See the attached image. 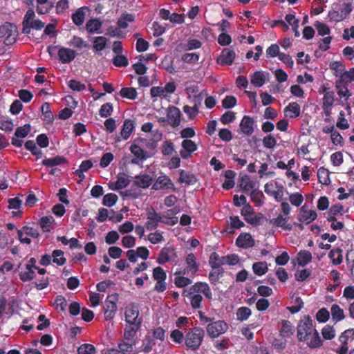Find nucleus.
<instances>
[{
	"mask_svg": "<svg viewBox=\"0 0 354 354\" xmlns=\"http://www.w3.org/2000/svg\"><path fill=\"white\" fill-rule=\"evenodd\" d=\"M95 348L90 344H84L81 345L78 349V354H95Z\"/></svg>",
	"mask_w": 354,
	"mask_h": 354,
	"instance_id": "obj_64",
	"label": "nucleus"
},
{
	"mask_svg": "<svg viewBox=\"0 0 354 354\" xmlns=\"http://www.w3.org/2000/svg\"><path fill=\"white\" fill-rule=\"evenodd\" d=\"M179 173L180 177L178 181L180 183H186L189 185H193L198 181L196 176L191 172L180 169Z\"/></svg>",
	"mask_w": 354,
	"mask_h": 354,
	"instance_id": "obj_26",
	"label": "nucleus"
},
{
	"mask_svg": "<svg viewBox=\"0 0 354 354\" xmlns=\"http://www.w3.org/2000/svg\"><path fill=\"white\" fill-rule=\"evenodd\" d=\"M349 339L351 340L354 339V329L353 328L346 330L339 337V340L342 344H348Z\"/></svg>",
	"mask_w": 354,
	"mask_h": 354,
	"instance_id": "obj_60",
	"label": "nucleus"
},
{
	"mask_svg": "<svg viewBox=\"0 0 354 354\" xmlns=\"http://www.w3.org/2000/svg\"><path fill=\"white\" fill-rule=\"evenodd\" d=\"M182 113L180 109L173 105H170L167 109V123L172 127L176 128L180 124Z\"/></svg>",
	"mask_w": 354,
	"mask_h": 354,
	"instance_id": "obj_10",
	"label": "nucleus"
},
{
	"mask_svg": "<svg viewBox=\"0 0 354 354\" xmlns=\"http://www.w3.org/2000/svg\"><path fill=\"white\" fill-rule=\"evenodd\" d=\"M289 217H283L279 214L277 218H274L270 221V223L272 224L275 227H280L284 230L291 231L292 230V225L288 223Z\"/></svg>",
	"mask_w": 354,
	"mask_h": 354,
	"instance_id": "obj_24",
	"label": "nucleus"
},
{
	"mask_svg": "<svg viewBox=\"0 0 354 354\" xmlns=\"http://www.w3.org/2000/svg\"><path fill=\"white\" fill-rule=\"evenodd\" d=\"M25 148L30 151L33 156H37V159L41 158L43 153L41 149L37 148L34 140H27L25 142Z\"/></svg>",
	"mask_w": 354,
	"mask_h": 354,
	"instance_id": "obj_46",
	"label": "nucleus"
},
{
	"mask_svg": "<svg viewBox=\"0 0 354 354\" xmlns=\"http://www.w3.org/2000/svg\"><path fill=\"white\" fill-rule=\"evenodd\" d=\"M25 268L26 270L19 272V279L24 282L30 281L35 277L36 269L30 266H25Z\"/></svg>",
	"mask_w": 354,
	"mask_h": 354,
	"instance_id": "obj_36",
	"label": "nucleus"
},
{
	"mask_svg": "<svg viewBox=\"0 0 354 354\" xmlns=\"http://www.w3.org/2000/svg\"><path fill=\"white\" fill-rule=\"evenodd\" d=\"M147 221L145 224V226L148 230H156L158 226V223L160 222L167 224L169 223L168 222L163 221L162 220V216L160 214L157 213L153 207H151V209H147Z\"/></svg>",
	"mask_w": 354,
	"mask_h": 354,
	"instance_id": "obj_8",
	"label": "nucleus"
},
{
	"mask_svg": "<svg viewBox=\"0 0 354 354\" xmlns=\"http://www.w3.org/2000/svg\"><path fill=\"white\" fill-rule=\"evenodd\" d=\"M187 268L192 274H196L198 270V264L196 262V258L193 253H189L185 259Z\"/></svg>",
	"mask_w": 354,
	"mask_h": 354,
	"instance_id": "obj_40",
	"label": "nucleus"
},
{
	"mask_svg": "<svg viewBox=\"0 0 354 354\" xmlns=\"http://www.w3.org/2000/svg\"><path fill=\"white\" fill-rule=\"evenodd\" d=\"M113 111V104L110 102H106L101 106L99 110V114L102 118H107L112 114Z\"/></svg>",
	"mask_w": 354,
	"mask_h": 354,
	"instance_id": "obj_57",
	"label": "nucleus"
},
{
	"mask_svg": "<svg viewBox=\"0 0 354 354\" xmlns=\"http://www.w3.org/2000/svg\"><path fill=\"white\" fill-rule=\"evenodd\" d=\"M241 214L248 223L254 225L259 224L261 217L257 215H254L252 207L250 204L245 205L241 209Z\"/></svg>",
	"mask_w": 354,
	"mask_h": 354,
	"instance_id": "obj_13",
	"label": "nucleus"
},
{
	"mask_svg": "<svg viewBox=\"0 0 354 354\" xmlns=\"http://www.w3.org/2000/svg\"><path fill=\"white\" fill-rule=\"evenodd\" d=\"M135 21V16L131 13L124 12L121 16L118 18L117 21V26L118 28L125 29L129 26V22H133Z\"/></svg>",
	"mask_w": 354,
	"mask_h": 354,
	"instance_id": "obj_27",
	"label": "nucleus"
},
{
	"mask_svg": "<svg viewBox=\"0 0 354 354\" xmlns=\"http://www.w3.org/2000/svg\"><path fill=\"white\" fill-rule=\"evenodd\" d=\"M64 252L61 250H55L53 251V262L57 266H63L66 262V259L64 257Z\"/></svg>",
	"mask_w": 354,
	"mask_h": 354,
	"instance_id": "obj_50",
	"label": "nucleus"
},
{
	"mask_svg": "<svg viewBox=\"0 0 354 354\" xmlns=\"http://www.w3.org/2000/svg\"><path fill=\"white\" fill-rule=\"evenodd\" d=\"M319 182L322 185H328L330 183L329 171L324 167H320L317 171Z\"/></svg>",
	"mask_w": 354,
	"mask_h": 354,
	"instance_id": "obj_48",
	"label": "nucleus"
},
{
	"mask_svg": "<svg viewBox=\"0 0 354 354\" xmlns=\"http://www.w3.org/2000/svg\"><path fill=\"white\" fill-rule=\"evenodd\" d=\"M118 300V294L113 293L108 295L106 301V309L104 310V318L106 320L113 319L118 310L117 301Z\"/></svg>",
	"mask_w": 354,
	"mask_h": 354,
	"instance_id": "obj_6",
	"label": "nucleus"
},
{
	"mask_svg": "<svg viewBox=\"0 0 354 354\" xmlns=\"http://www.w3.org/2000/svg\"><path fill=\"white\" fill-rule=\"evenodd\" d=\"M155 345V341L151 335H147L145 339L142 340L141 351L145 353H149L153 349Z\"/></svg>",
	"mask_w": 354,
	"mask_h": 354,
	"instance_id": "obj_43",
	"label": "nucleus"
},
{
	"mask_svg": "<svg viewBox=\"0 0 354 354\" xmlns=\"http://www.w3.org/2000/svg\"><path fill=\"white\" fill-rule=\"evenodd\" d=\"M254 120L249 115H244L240 122L241 131L246 136H251L254 132Z\"/></svg>",
	"mask_w": 354,
	"mask_h": 354,
	"instance_id": "obj_16",
	"label": "nucleus"
},
{
	"mask_svg": "<svg viewBox=\"0 0 354 354\" xmlns=\"http://www.w3.org/2000/svg\"><path fill=\"white\" fill-rule=\"evenodd\" d=\"M280 323L281 324V327L279 330L280 337L283 339L290 338L295 331L292 323L286 319H281Z\"/></svg>",
	"mask_w": 354,
	"mask_h": 354,
	"instance_id": "obj_17",
	"label": "nucleus"
},
{
	"mask_svg": "<svg viewBox=\"0 0 354 354\" xmlns=\"http://www.w3.org/2000/svg\"><path fill=\"white\" fill-rule=\"evenodd\" d=\"M322 334L324 339L331 340L335 336V331L333 328V326L326 325L322 328Z\"/></svg>",
	"mask_w": 354,
	"mask_h": 354,
	"instance_id": "obj_58",
	"label": "nucleus"
},
{
	"mask_svg": "<svg viewBox=\"0 0 354 354\" xmlns=\"http://www.w3.org/2000/svg\"><path fill=\"white\" fill-rule=\"evenodd\" d=\"M225 256L221 257L217 252H213L209 259V265L211 268L222 267L225 264Z\"/></svg>",
	"mask_w": 354,
	"mask_h": 354,
	"instance_id": "obj_33",
	"label": "nucleus"
},
{
	"mask_svg": "<svg viewBox=\"0 0 354 354\" xmlns=\"http://www.w3.org/2000/svg\"><path fill=\"white\" fill-rule=\"evenodd\" d=\"M88 10L87 7H81L72 14V20L76 26H81L84 24L86 12Z\"/></svg>",
	"mask_w": 354,
	"mask_h": 354,
	"instance_id": "obj_30",
	"label": "nucleus"
},
{
	"mask_svg": "<svg viewBox=\"0 0 354 354\" xmlns=\"http://www.w3.org/2000/svg\"><path fill=\"white\" fill-rule=\"evenodd\" d=\"M41 111L44 116V120L48 123H52L54 120V115L50 110V105L48 102H44L41 106Z\"/></svg>",
	"mask_w": 354,
	"mask_h": 354,
	"instance_id": "obj_47",
	"label": "nucleus"
},
{
	"mask_svg": "<svg viewBox=\"0 0 354 354\" xmlns=\"http://www.w3.org/2000/svg\"><path fill=\"white\" fill-rule=\"evenodd\" d=\"M67 159L64 156H57L51 158H45L42 160V165L48 167H53L57 165H60L67 163Z\"/></svg>",
	"mask_w": 354,
	"mask_h": 354,
	"instance_id": "obj_31",
	"label": "nucleus"
},
{
	"mask_svg": "<svg viewBox=\"0 0 354 354\" xmlns=\"http://www.w3.org/2000/svg\"><path fill=\"white\" fill-rule=\"evenodd\" d=\"M315 330L313 320L310 315H305L301 318L297 326V337L299 342H305L310 339V336Z\"/></svg>",
	"mask_w": 354,
	"mask_h": 354,
	"instance_id": "obj_2",
	"label": "nucleus"
},
{
	"mask_svg": "<svg viewBox=\"0 0 354 354\" xmlns=\"http://www.w3.org/2000/svg\"><path fill=\"white\" fill-rule=\"evenodd\" d=\"M130 183L131 180L125 173H120L115 182L109 183V187L111 190H119L127 187Z\"/></svg>",
	"mask_w": 354,
	"mask_h": 354,
	"instance_id": "obj_15",
	"label": "nucleus"
},
{
	"mask_svg": "<svg viewBox=\"0 0 354 354\" xmlns=\"http://www.w3.org/2000/svg\"><path fill=\"white\" fill-rule=\"evenodd\" d=\"M317 213L314 210H308L307 206L304 205L300 208L297 219L300 223L309 224L317 218Z\"/></svg>",
	"mask_w": 354,
	"mask_h": 354,
	"instance_id": "obj_14",
	"label": "nucleus"
},
{
	"mask_svg": "<svg viewBox=\"0 0 354 354\" xmlns=\"http://www.w3.org/2000/svg\"><path fill=\"white\" fill-rule=\"evenodd\" d=\"M120 95L122 97L134 100L138 97V93L133 87H122L120 91Z\"/></svg>",
	"mask_w": 354,
	"mask_h": 354,
	"instance_id": "obj_38",
	"label": "nucleus"
},
{
	"mask_svg": "<svg viewBox=\"0 0 354 354\" xmlns=\"http://www.w3.org/2000/svg\"><path fill=\"white\" fill-rule=\"evenodd\" d=\"M181 145L183 148V150H181L180 153L182 158L185 159L190 157L191 154L197 150L196 144L192 140H184L182 142Z\"/></svg>",
	"mask_w": 354,
	"mask_h": 354,
	"instance_id": "obj_19",
	"label": "nucleus"
},
{
	"mask_svg": "<svg viewBox=\"0 0 354 354\" xmlns=\"http://www.w3.org/2000/svg\"><path fill=\"white\" fill-rule=\"evenodd\" d=\"M252 270L254 273L258 276H262L265 274L268 270L266 261H259L254 263L252 265Z\"/></svg>",
	"mask_w": 354,
	"mask_h": 354,
	"instance_id": "obj_44",
	"label": "nucleus"
},
{
	"mask_svg": "<svg viewBox=\"0 0 354 354\" xmlns=\"http://www.w3.org/2000/svg\"><path fill=\"white\" fill-rule=\"evenodd\" d=\"M328 257L331 259L333 264L339 265L342 263V250L339 248L333 249L328 254Z\"/></svg>",
	"mask_w": 354,
	"mask_h": 354,
	"instance_id": "obj_37",
	"label": "nucleus"
},
{
	"mask_svg": "<svg viewBox=\"0 0 354 354\" xmlns=\"http://www.w3.org/2000/svg\"><path fill=\"white\" fill-rule=\"evenodd\" d=\"M254 240L249 233H241L236 239V244L241 248H248L254 245Z\"/></svg>",
	"mask_w": 354,
	"mask_h": 354,
	"instance_id": "obj_20",
	"label": "nucleus"
},
{
	"mask_svg": "<svg viewBox=\"0 0 354 354\" xmlns=\"http://www.w3.org/2000/svg\"><path fill=\"white\" fill-rule=\"evenodd\" d=\"M129 150L134 156V158L131 160V163L133 165H140L144 160L151 157V156L148 154L147 151L135 143H133L130 146Z\"/></svg>",
	"mask_w": 354,
	"mask_h": 354,
	"instance_id": "obj_7",
	"label": "nucleus"
},
{
	"mask_svg": "<svg viewBox=\"0 0 354 354\" xmlns=\"http://www.w3.org/2000/svg\"><path fill=\"white\" fill-rule=\"evenodd\" d=\"M17 36V27L13 24L6 22L0 26V38L5 37L4 44L6 45L13 44L16 41Z\"/></svg>",
	"mask_w": 354,
	"mask_h": 354,
	"instance_id": "obj_5",
	"label": "nucleus"
},
{
	"mask_svg": "<svg viewBox=\"0 0 354 354\" xmlns=\"http://www.w3.org/2000/svg\"><path fill=\"white\" fill-rule=\"evenodd\" d=\"M170 337L173 342L178 344H182L183 342H185V335H184L181 330L178 329H174L171 331Z\"/></svg>",
	"mask_w": 354,
	"mask_h": 354,
	"instance_id": "obj_63",
	"label": "nucleus"
},
{
	"mask_svg": "<svg viewBox=\"0 0 354 354\" xmlns=\"http://www.w3.org/2000/svg\"><path fill=\"white\" fill-rule=\"evenodd\" d=\"M59 61L62 64H68L71 62L76 57V53L74 50L61 47L59 48L57 52Z\"/></svg>",
	"mask_w": 354,
	"mask_h": 354,
	"instance_id": "obj_18",
	"label": "nucleus"
},
{
	"mask_svg": "<svg viewBox=\"0 0 354 354\" xmlns=\"http://www.w3.org/2000/svg\"><path fill=\"white\" fill-rule=\"evenodd\" d=\"M229 329V326L224 320H215L207 324L205 330L211 339H216L225 334Z\"/></svg>",
	"mask_w": 354,
	"mask_h": 354,
	"instance_id": "obj_4",
	"label": "nucleus"
},
{
	"mask_svg": "<svg viewBox=\"0 0 354 354\" xmlns=\"http://www.w3.org/2000/svg\"><path fill=\"white\" fill-rule=\"evenodd\" d=\"M236 54L234 50L225 48L223 49L220 55L216 59V62L220 65H232L235 59Z\"/></svg>",
	"mask_w": 354,
	"mask_h": 354,
	"instance_id": "obj_12",
	"label": "nucleus"
},
{
	"mask_svg": "<svg viewBox=\"0 0 354 354\" xmlns=\"http://www.w3.org/2000/svg\"><path fill=\"white\" fill-rule=\"evenodd\" d=\"M69 45L76 48H82V47H89V45L82 38L77 36H73L69 42Z\"/></svg>",
	"mask_w": 354,
	"mask_h": 354,
	"instance_id": "obj_56",
	"label": "nucleus"
},
{
	"mask_svg": "<svg viewBox=\"0 0 354 354\" xmlns=\"http://www.w3.org/2000/svg\"><path fill=\"white\" fill-rule=\"evenodd\" d=\"M135 128V122L133 120L127 119L125 120L122 125L120 135L124 140H127L131 136Z\"/></svg>",
	"mask_w": 354,
	"mask_h": 354,
	"instance_id": "obj_29",
	"label": "nucleus"
},
{
	"mask_svg": "<svg viewBox=\"0 0 354 354\" xmlns=\"http://www.w3.org/2000/svg\"><path fill=\"white\" fill-rule=\"evenodd\" d=\"M118 197L115 194L109 193L104 196L102 204L104 206L112 207L118 201Z\"/></svg>",
	"mask_w": 354,
	"mask_h": 354,
	"instance_id": "obj_55",
	"label": "nucleus"
},
{
	"mask_svg": "<svg viewBox=\"0 0 354 354\" xmlns=\"http://www.w3.org/2000/svg\"><path fill=\"white\" fill-rule=\"evenodd\" d=\"M333 319L335 322H339L344 318V310L337 304H333L330 308Z\"/></svg>",
	"mask_w": 354,
	"mask_h": 354,
	"instance_id": "obj_49",
	"label": "nucleus"
},
{
	"mask_svg": "<svg viewBox=\"0 0 354 354\" xmlns=\"http://www.w3.org/2000/svg\"><path fill=\"white\" fill-rule=\"evenodd\" d=\"M277 190L272 191L271 196H272L277 202H281L283 199L284 192H287L286 189L281 184L278 183H275Z\"/></svg>",
	"mask_w": 354,
	"mask_h": 354,
	"instance_id": "obj_52",
	"label": "nucleus"
},
{
	"mask_svg": "<svg viewBox=\"0 0 354 354\" xmlns=\"http://www.w3.org/2000/svg\"><path fill=\"white\" fill-rule=\"evenodd\" d=\"M172 255H176L174 248L173 247H165L161 249L157 258V262L159 264H165L171 260Z\"/></svg>",
	"mask_w": 354,
	"mask_h": 354,
	"instance_id": "obj_22",
	"label": "nucleus"
},
{
	"mask_svg": "<svg viewBox=\"0 0 354 354\" xmlns=\"http://www.w3.org/2000/svg\"><path fill=\"white\" fill-rule=\"evenodd\" d=\"M337 127L340 129L346 130L349 128L348 120L345 118V113L343 111L339 113L338 120L336 123Z\"/></svg>",
	"mask_w": 354,
	"mask_h": 354,
	"instance_id": "obj_59",
	"label": "nucleus"
},
{
	"mask_svg": "<svg viewBox=\"0 0 354 354\" xmlns=\"http://www.w3.org/2000/svg\"><path fill=\"white\" fill-rule=\"evenodd\" d=\"M268 75V73L263 71H255L250 75V82L256 87H261L265 84L266 75Z\"/></svg>",
	"mask_w": 354,
	"mask_h": 354,
	"instance_id": "obj_25",
	"label": "nucleus"
},
{
	"mask_svg": "<svg viewBox=\"0 0 354 354\" xmlns=\"http://www.w3.org/2000/svg\"><path fill=\"white\" fill-rule=\"evenodd\" d=\"M108 39L104 36H97L93 38V49L95 52H100L106 48Z\"/></svg>",
	"mask_w": 354,
	"mask_h": 354,
	"instance_id": "obj_35",
	"label": "nucleus"
},
{
	"mask_svg": "<svg viewBox=\"0 0 354 354\" xmlns=\"http://www.w3.org/2000/svg\"><path fill=\"white\" fill-rule=\"evenodd\" d=\"M252 311L248 307H240L236 312L237 319L243 322L249 318L251 315Z\"/></svg>",
	"mask_w": 354,
	"mask_h": 354,
	"instance_id": "obj_54",
	"label": "nucleus"
},
{
	"mask_svg": "<svg viewBox=\"0 0 354 354\" xmlns=\"http://www.w3.org/2000/svg\"><path fill=\"white\" fill-rule=\"evenodd\" d=\"M185 296L190 299L191 305L193 308L197 309L201 308L203 300V297L201 295L195 294L194 292L189 291Z\"/></svg>",
	"mask_w": 354,
	"mask_h": 354,
	"instance_id": "obj_45",
	"label": "nucleus"
},
{
	"mask_svg": "<svg viewBox=\"0 0 354 354\" xmlns=\"http://www.w3.org/2000/svg\"><path fill=\"white\" fill-rule=\"evenodd\" d=\"M113 64L118 67H125L129 64L128 59L122 55H117L113 58Z\"/></svg>",
	"mask_w": 354,
	"mask_h": 354,
	"instance_id": "obj_61",
	"label": "nucleus"
},
{
	"mask_svg": "<svg viewBox=\"0 0 354 354\" xmlns=\"http://www.w3.org/2000/svg\"><path fill=\"white\" fill-rule=\"evenodd\" d=\"M313 337H311L310 342H307V345L310 348H319L323 345V341L322 340L319 334L317 329L313 332Z\"/></svg>",
	"mask_w": 354,
	"mask_h": 354,
	"instance_id": "obj_42",
	"label": "nucleus"
},
{
	"mask_svg": "<svg viewBox=\"0 0 354 354\" xmlns=\"http://www.w3.org/2000/svg\"><path fill=\"white\" fill-rule=\"evenodd\" d=\"M240 186L245 193L248 194L254 189L255 183L249 177L246 176L245 178H243L241 179Z\"/></svg>",
	"mask_w": 354,
	"mask_h": 354,
	"instance_id": "obj_51",
	"label": "nucleus"
},
{
	"mask_svg": "<svg viewBox=\"0 0 354 354\" xmlns=\"http://www.w3.org/2000/svg\"><path fill=\"white\" fill-rule=\"evenodd\" d=\"M139 310L135 304H131L126 308L125 310V320L131 326H136L140 321V326L142 325V319L139 316Z\"/></svg>",
	"mask_w": 354,
	"mask_h": 354,
	"instance_id": "obj_9",
	"label": "nucleus"
},
{
	"mask_svg": "<svg viewBox=\"0 0 354 354\" xmlns=\"http://www.w3.org/2000/svg\"><path fill=\"white\" fill-rule=\"evenodd\" d=\"M140 327V321L137 324L136 326H127L124 330L123 338L128 339L129 340L137 339L136 334Z\"/></svg>",
	"mask_w": 354,
	"mask_h": 354,
	"instance_id": "obj_32",
	"label": "nucleus"
},
{
	"mask_svg": "<svg viewBox=\"0 0 354 354\" xmlns=\"http://www.w3.org/2000/svg\"><path fill=\"white\" fill-rule=\"evenodd\" d=\"M224 269L222 267L212 268V271L209 274V279L212 284L216 285L219 279L223 277Z\"/></svg>",
	"mask_w": 354,
	"mask_h": 354,
	"instance_id": "obj_34",
	"label": "nucleus"
},
{
	"mask_svg": "<svg viewBox=\"0 0 354 354\" xmlns=\"http://www.w3.org/2000/svg\"><path fill=\"white\" fill-rule=\"evenodd\" d=\"M152 189L155 190L170 189L176 191V189L171 179L166 175H160L157 178L156 183L153 185Z\"/></svg>",
	"mask_w": 354,
	"mask_h": 354,
	"instance_id": "obj_11",
	"label": "nucleus"
},
{
	"mask_svg": "<svg viewBox=\"0 0 354 354\" xmlns=\"http://www.w3.org/2000/svg\"><path fill=\"white\" fill-rule=\"evenodd\" d=\"M161 151L163 156H170L174 151V145L171 140H165L162 145Z\"/></svg>",
	"mask_w": 354,
	"mask_h": 354,
	"instance_id": "obj_62",
	"label": "nucleus"
},
{
	"mask_svg": "<svg viewBox=\"0 0 354 354\" xmlns=\"http://www.w3.org/2000/svg\"><path fill=\"white\" fill-rule=\"evenodd\" d=\"M352 10L353 5L351 3L337 4L328 12V17L331 21H342L350 15Z\"/></svg>",
	"mask_w": 354,
	"mask_h": 354,
	"instance_id": "obj_3",
	"label": "nucleus"
},
{
	"mask_svg": "<svg viewBox=\"0 0 354 354\" xmlns=\"http://www.w3.org/2000/svg\"><path fill=\"white\" fill-rule=\"evenodd\" d=\"M153 181V179L150 175L139 174L135 176L133 184L138 187L147 189L152 184Z\"/></svg>",
	"mask_w": 354,
	"mask_h": 354,
	"instance_id": "obj_21",
	"label": "nucleus"
},
{
	"mask_svg": "<svg viewBox=\"0 0 354 354\" xmlns=\"http://www.w3.org/2000/svg\"><path fill=\"white\" fill-rule=\"evenodd\" d=\"M102 26V23L99 19H91L86 22V30L90 34L101 33Z\"/></svg>",
	"mask_w": 354,
	"mask_h": 354,
	"instance_id": "obj_28",
	"label": "nucleus"
},
{
	"mask_svg": "<svg viewBox=\"0 0 354 354\" xmlns=\"http://www.w3.org/2000/svg\"><path fill=\"white\" fill-rule=\"evenodd\" d=\"M205 334V330L199 326L189 329L185 337V344L187 348L193 351H197L203 342Z\"/></svg>",
	"mask_w": 354,
	"mask_h": 354,
	"instance_id": "obj_1",
	"label": "nucleus"
},
{
	"mask_svg": "<svg viewBox=\"0 0 354 354\" xmlns=\"http://www.w3.org/2000/svg\"><path fill=\"white\" fill-rule=\"evenodd\" d=\"M55 221L52 216H42L39 220V224L44 232H49L53 223Z\"/></svg>",
	"mask_w": 354,
	"mask_h": 354,
	"instance_id": "obj_41",
	"label": "nucleus"
},
{
	"mask_svg": "<svg viewBox=\"0 0 354 354\" xmlns=\"http://www.w3.org/2000/svg\"><path fill=\"white\" fill-rule=\"evenodd\" d=\"M285 116L290 119L299 117L301 114V107L297 102H291L283 109Z\"/></svg>",
	"mask_w": 354,
	"mask_h": 354,
	"instance_id": "obj_23",
	"label": "nucleus"
},
{
	"mask_svg": "<svg viewBox=\"0 0 354 354\" xmlns=\"http://www.w3.org/2000/svg\"><path fill=\"white\" fill-rule=\"evenodd\" d=\"M313 257L308 250H301L298 254V264L300 266H305L312 261Z\"/></svg>",
	"mask_w": 354,
	"mask_h": 354,
	"instance_id": "obj_39",
	"label": "nucleus"
},
{
	"mask_svg": "<svg viewBox=\"0 0 354 354\" xmlns=\"http://www.w3.org/2000/svg\"><path fill=\"white\" fill-rule=\"evenodd\" d=\"M31 131V125L26 124L23 127H19L16 129L15 136L19 138H26Z\"/></svg>",
	"mask_w": 354,
	"mask_h": 354,
	"instance_id": "obj_53",
	"label": "nucleus"
}]
</instances>
